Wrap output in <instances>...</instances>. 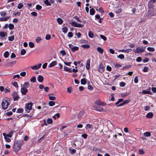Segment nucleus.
I'll return each instance as SVG.
<instances>
[{
	"mask_svg": "<svg viewBox=\"0 0 156 156\" xmlns=\"http://www.w3.org/2000/svg\"><path fill=\"white\" fill-rule=\"evenodd\" d=\"M81 47L85 49H88L90 48V46L88 44H83L81 45Z\"/></svg>",
	"mask_w": 156,
	"mask_h": 156,
	"instance_id": "29",
	"label": "nucleus"
},
{
	"mask_svg": "<svg viewBox=\"0 0 156 156\" xmlns=\"http://www.w3.org/2000/svg\"><path fill=\"white\" fill-rule=\"evenodd\" d=\"M141 93L144 94H151L150 88H148L147 89L143 90Z\"/></svg>",
	"mask_w": 156,
	"mask_h": 156,
	"instance_id": "13",
	"label": "nucleus"
},
{
	"mask_svg": "<svg viewBox=\"0 0 156 156\" xmlns=\"http://www.w3.org/2000/svg\"><path fill=\"white\" fill-rule=\"evenodd\" d=\"M0 15L1 16H5L6 15V13L5 12H0Z\"/></svg>",
	"mask_w": 156,
	"mask_h": 156,
	"instance_id": "55",
	"label": "nucleus"
},
{
	"mask_svg": "<svg viewBox=\"0 0 156 156\" xmlns=\"http://www.w3.org/2000/svg\"><path fill=\"white\" fill-rule=\"evenodd\" d=\"M90 59H89L87 60L86 68L87 70H88L90 69Z\"/></svg>",
	"mask_w": 156,
	"mask_h": 156,
	"instance_id": "16",
	"label": "nucleus"
},
{
	"mask_svg": "<svg viewBox=\"0 0 156 156\" xmlns=\"http://www.w3.org/2000/svg\"><path fill=\"white\" fill-rule=\"evenodd\" d=\"M31 14L34 16H37V13L35 12H31Z\"/></svg>",
	"mask_w": 156,
	"mask_h": 156,
	"instance_id": "59",
	"label": "nucleus"
},
{
	"mask_svg": "<svg viewBox=\"0 0 156 156\" xmlns=\"http://www.w3.org/2000/svg\"><path fill=\"white\" fill-rule=\"evenodd\" d=\"M44 79L43 77L41 75H39L37 77V80L39 82H41Z\"/></svg>",
	"mask_w": 156,
	"mask_h": 156,
	"instance_id": "21",
	"label": "nucleus"
},
{
	"mask_svg": "<svg viewBox=\"0 0 156 156\" xmlns=\"http://www.w3.org/2000/svg\"><path fill=\"white\" fill-rule=\"evenodd\" d=\"M69 150L70 151V153L72 154H74L76 152V150L74 149L71 150V149H69Z\"/></svg>",
	"mask_w": 156,
	"mask_h": 156,
	"instance_id": "47",
	"label": "nucleus"
},
{
	"mask_svg": "<svg viewBox=\"0 0 156 156\" xmlns=\"http://www.w3.org/2000/svg\"><path fill=\"white\" fill-rule=\"evenodd\" d=\"M23 111V109L20 108L18 109L16 111V112L18 113H21Z\"/></svg>",
	"mask_w": 156,
	"mask_h": 156,
	"instance_id": "53",
	"label": "nucleus"
},
{
	"mask_svg": "<svg viewBox=\"0 0 156 156\" xmlns=\"http://www.w3.org/2000/svg\"><path fill=\"white\" fill-rule=\"evenodd\" d=\"M13 100L14 101H17L19 98V97L18 96L16 92H14L12 94Z\"/></svg>",
	"mask_w": 156,
	"mask_h": 156,
	"instance_id": "11",
	"label": "nucleus"
},
{
	"mask_svg": "<svg viewBox=\"0 0 156 156\" xmlns=\"http://www.w3.org/2000/svg\"><path fill=\"white\" fill-rule=\"evenodd\" d=\"M148 68L147 66L145 67L143 69V71L144 72H146L148 71Z\"/></svg>",
	"mask_w": 156,
	"mask_h": 156,
	"instance_id": "60",
	"label": "nucleus"
},
{
	"mask_svg": "<svg viewBox=\"0 0 156 156\" xmlns=\"http://www.w3.org/2000/svg\"><path fill=\"white\" fill-rule=\"evenodd\" d=\"M5 136L6 137H9L11 138L12 136V132H11L9 134H5Z\"/></svg>",
	"mask_w": 156,
	"mask_h": 156,
	"instance_id": "49",
	"label": "nucleus"
},
{
	"mask_svg": "<svg viewBox=\"0 0 156 156\" xmlns=\"http://www.w3.org/2000/svg\"><path fill=\"white\" fill-rule=\"evenodd\" d=\"M112 5H113V7L114 9V11L116 13H119L122 12L121 9H117L118 8V6H115V5L113 4H112Z\"/></svg>",
	"mask_w": 156,
	"mask_h": 156,
	"instance_id": "8",
	"label": "nucleus"
},
{
	"mask_svg": "<svg viewBox=\"0 0 156 156\" xmlns=\"http://www.w3.org/2000/svg\"><path fill=\"white\" fill-rule=\"evenodd\" d=\"M117 57L120 59H122L124 58L125 56L123 54H120L119 55L117 56Z\"/></svg>",
	"mask_w": 156,
	"mask_h": 156,
	"instance_id": "35",
	"label": "nucleus"
},
{
	"mask_svg": "<svg viewBox=\"0 0 156 156\" xmlns=\"http://www.w3.org/2000/svg\"><path fill=\"white\" fill-rule=\"evenodd\" d=\"M21 145L18 143H15L13 147L14 150L15 151H18L21 147Z\"/></svg>",
	"mask_w": 156,
	"mask_h": 156,
	"instance_id": "4",
	"label": "nucleus"
},
{
	"mask_svg": "<svg viewBox=\"0 0 156 156\" xmlns=\"http://www.w3.org/2000/svg\"><path fill=\"white\" fill-rule=\"evenodd\" d=\"M153 114L152 112H149L146 115V117L147 118H151L153 117Z\"/></svg>",
	"mask_w": 156,
	"mask_h": 156,
	"instance_id": "18",
	"label": "nucleus"
},
{
	"mask_svg": "<svg viewBox=\"0 0 156 156\" xmlns=\"http://www.w3.org/2000/svg\"><path fill=\"white\" fill-rule=\"evenodd\" d=\"M142 60V58L140 57H137L136 59V61L137 62H140Z\"/></svg>",
	"mask_w": 156,
	"mask_h": 156,
	"instance_id": "64",
	"label": "nucleus"
},
{
	"mask_svg": "<svg viewBox=\"0 0 156 156\" xmlns=\"http://www.w3.org/2000/svg\"><path fill=\"white\" fill-rule=\"evenodd\" d=\"M14 39V35L12 36L8 37V40L9 41H12Z\"/></svg>",
	"mask_w": 156,
	"mask_h": 156,
	"instance_id": "44",
	"label": "nucleus"
},
{
	"mask_svg": "<svg viewBox=\"0 0 156 156\" xmlns=\"http://www.w3.org/2000/svg\"><path fill=\"white\" fill-rule=\"evenodd\" d=\"M144 135L145 136H150L151 135V133L150 132H147L144 133Z\"/></svg>",
	"mask_w": 156,
	"mask_h": 156,
	"instance_id": "28",
	"label": "nucleus"
},
{
	"mask_svg": "<svg viewBox=\"0 0 156 156\" xmlns=\"http://www.w3.org/2000/svg\"><path fill=\"white\" fill-rule=\"evenodd\" d=\"M16 61H13L11 62L8 63L6 65L8 66H12L13 65L16 64Z\"/></svg>",
	"mask_w": 156,
	"mask_h": 156,
	"instance_id": "23",
	"label": "nucleus"
},
{
	"mask_svg": "<svg viewBox=\"0 0 156 156\" xmlns=\"http://www.w3.org/2000/svg\"><path fill=\"white\" fill-rule=\"evenodd\" d=\"M23 5L22 4L20 3L18 5L17 8L19 9H21L22 7H23Z\"/></svg>",
	"mask_w": 156,
	"mask_h": 156,
	"instance_id": "50",
	"label": "nucleus"
},
{
	"mask_svg": "<svg viewBox=\"0 0 156 156\" xmlns=\"http://www.w3.org/2000/svg\"><path fill=\"white\" fill-rule=\"evenodd\" d=\"M70 24L75 27H81L83 26L82 25L77 23L75 22H72L70 23Z\"/></svg>",
	"mask_w": 156,
	"mask_h": 156,
	"instance_id": "7",
	"label": "nucleus"
},
{
	"mask_svg": "<svg viewBox=\"0 0 156 156\" xmlns=\"http://www.w3.org/2000/svg\"><path fill=\"white\" fill-rule=\"evenodd\" d=\"M21 93L23 94L26 95V93L28 92L27 89L26 87V86L22 87L21 86Z\"/></svg>",
	"mask_w": 156,
	"mask_h": 156,
	"instance_id": "6",
	"label": "nucleus"
},
{
	"mask_svg": "<svg viewBox=\"0 0 156 156\" xmlns=\"http://www.w3.org/2000/svg\"><path fill=\"white\" fill-rule=\"evenodd\" d=\"M9 105L10 104L8 102V100L6 99H3L1 103L2 109L4 110L7 109Z\"/></svg>",
	"mask_w": 156,
	"mask_h": 156,
	"instance_id": "1",
	"label": "nucleus"
},
{
	"mask_svg": "<svg viewBox=\"0 0 156 156\" xmlns=\"http://www.w3.org/2000/svg\"><path fill=\"white\" fill-rule=\"evenodd\" d=\"M144 48H140L139 47L137 48L135 50H133V51L135 53L137 54L141 53L144 52Z\"/></svg>",
	"mask_w": 156,
	"mask_h": 156,
	"instance_id": "3",
	"label": "nucleus"
},
{
	"mask_svg": "<svg viewBox=\"0 0 156 156\" xmlns=\"http://www.w3.org/2000/svg\"><path fill=\"white\" fill-rule=\"evenodd\" d=\"M41 64L40 63L38 65H35L34 66L31 67V68L32 69L34 70L37 69L41 67Z\"/></svg>",
	"mask_w": 156,
	"mask_h": 156,
	"instance_id": "14",
	"label": "nucleus"
},
{
	"mask_svg": "<svg viewBox=\"0 0 156 156\" xmlns=\"http://www.w3.org/2000/svg\"><path fill=\"white\" fill-rule=\"evenodd\" d=\"M29 45L31 48H33L34 47V44L33 42H30L29 43Z\"/></svg>",
	"mask_w": 156,
	"mask_h": 156,
	"instance_id": "39",
	"label": "nucleus"
},
{
	"mask_svg": "<svg viewBox=\"0 0 156 156\" xmlns=\"http://www.w3.org/2000/svg\"><path fill=\"white\" fill-rule=\"evenodd\" d=\"M131 51H132V49H127L126 50L122 49L119 50V51H121L122 52H126V53H128Z\"/></svg>",
	"mask_w": 156,
	"mask_h": 156,
	"instance_id": "25",
	"label": "nucleus"
},
{
	"mask_svg": "<svg viewBox=\"0 0 156 156\" xmlns=\"http://www.w3.org/2000/svg\"><path fill=\"white\" fill-rule=\"evenodd\" d=\"M155 2H153L149 1L148 4V7L149 9H154V5Z\"/></svg>",
	"mask_w": 156,
	"mask_h": 156,
	"instance_id": "15",
	"label": "nucleus"
},
{
	"mask_svg": "<svg viewBox=\"0 0 156 156\" xmlns=\"http://www.w3.org/2000/svg\"><path fill=\"white\" fill-rule=\"evenodd\" d=\"M49 105L50 106H52L55 104V102L53 101H50L48 103Z\"/></svg>",
	"mask_w": 156,
	"mask_h": 156,
	"instance_id": "42",
	"label": "nucleus"
},
{
	"mask_svg": "<svg viewBox=\"0 0 156 156\" xmlns=\"http://www.w3.org/2000/svg\"><path fill=\"white\" fill-rule=\"evenodd\" d=\"M81 83L82 84H83V85L85 84L86 83V79L83 78V79H81Z\"/></svg>",
	"mask_w": 156,
	"mask_h": 156,
	"instance_id": "36",
	"label": "nucleus"
},
{
	"mask_svg": "<svg viewBox=\"0 0 156 156\" xmlns=\"http://www.w3.org/2000/svg\"><path fill=\"white\" fill-rule=\"evenodd\" d=\"M49 98L51 100H55L56 98L54 96H50L49 97Z\"/></svg>",
	"mask_w": 156,
	"mask_h": 156,
	"instance_id": "52",
	"label": "nucleus"
},
{
	"mask_svg": "<svg viewBox=\"0 0 156 156\" xmlns=\"http://www.w3.org/2000/svg\"><path fill=\"white\" fill-rule=\"evenodd\" d=\"M99 69L100 71L101 72H103L104 71V67L102 64L101 63L99 66Z\"/></svg>",
	"mask_w": 156,
	"mask_h": 156,
	"instance_id": "26",
	"label": "nucleus"
},
{
	"mask_svg": "<svg viewBox=\"0 0 156 156\" xmlns=\"http://www.w3.org/2000/svg\"><path fill=\"white\" fill-rule=\"evenodd\" d=\"M23 86H26V87L28 88L29 87L30 85H29V83L28 82H25L24 83V84H23Z\"/></svg>",
	"mask_w": 156,
	"mask_h": 156,
	"instance_id": "48",
	"label": "nucleus"
},
{
	"mask_svg": "<svg viewBox=\"0 0 156 156\" xmlns=\"http://www.w3.org/2000/svg\"><path fill=\"white\" fill-rule=\"evenodd\" d=\"M44 3L47 6H50L51 5L50 2L48 0H45L44 1Z\"/></svg>",
	"mask_w": 156,
	"mask_h": 156,
	"instance_id": "38",
	"label": "nucleus"
},
{
	"mask_svg": "<svg viewBox=\"0 0 156 156\" xmlns=\"http://www.w3.org/2000/svg\"><path fill=\"white\" fill-rule=\"evenodd\" d=\"M20 75L21 76L24 77L26 75V72H23L20 73Z\"/></svg>",
	"mask_w": 156,
	"mask_h": 156,
	"instance_id": "57",
	"label": "nucleus"
},
{
	"mask_svg": "<svg viewBox=\"0 0 156 156\" xmlns=\"http://www.w3.org/2000/svg\"><path fill=\"white\" fill-rule=\"evenodd\" d=\"M64 63L66 65L69 66H70V65L71 63V62H64Z\"/></svg>",
	"mask_w": 156,
	"mask_h": 156,
	"instance_id": "63",
	"label": "nucleus"
},
{
	"mask_svg": "<svg viewBox=\"0 0 156 156\" xmlns=\"http://www.w3.org/2000/svg\"><path fill=\"white\" fill-rule=\"evenodd\" d=\"M88 135L86 134H83L82 135V137L84 138V139H86L87 138Z\"/></svg>",
	"mask_w": 156,
	"mask_h": 156,
	"instance_id": "62",
	"label": "nucleus"
},
{
	"mask_svg": "<svg viewBox=\"0 0 156 156\" xmlns=\"http://www.w3.org/2000/svg\"><path fill=\"white\" fill-rule=\"evenodd\" d=\"M51 38V35L49 34H47L45 37V39L47 40H49Z\"/></svg>",
	"mask_w": 156,
	"mask_h": 156,
	"instance_id": "58",
	"label": "nucleus"
},
{
	"mask_svg": "<svg viewBox=\"0 0 156 156\" xmlns=\"http://www.w3.org/2000/svg\"><path fill=\"white\" fill-rule=\"evenodd\" d=\"M69 48L71 49L72 51L74 52V51H77L79 50V47L77 46H74L73 45L71 44L69 45Z\"/></svg>",
	"mask_w": 156,
	"mask_h": 156,
	"instance_id": "5",
	"label": "nucleus"
},
{
	"mask_svg": "<svg viewBox=\"0 0 156 156\" xmlns=\"http://www.w3.org/2000/svg\"><path fill=\"white\" fill-rule=\"evenodd\" d=\"M62 31L65 34L66 33L68 30V29L66 27H64L62 28Z\"/></svg>",
	"mask_w": 156,
	"mask_h": 156,
	"instance_id": "40",
	"label": "nucleus"
},
{
	"mask_svg": "<svg viewBox=\"0 0 156 156\" xmlns=\"http://www.w3.org/2000/svg\"><path fill=\"white\" fill-rule=\"evenodd\" d=\"M149 10L148 11L146 14V16L147 17H150L154 16L156 14V12L154 11L153 9H149Z\"/></svg>",
	"mask_w": 156,
	"mask_h": 156,
	"instance_id": "2",
	"label": "nucleus"
},
{
	"mask_svg": "<svg viewBox=\"0 0 156 156\" xmlns=\"http://www.w3.org/2000/svg\"><path fill=\"white\" fill-rule=\"evenodd\" d=\"M30 81L32 83L35 82L36 81V78L35 76L32 77L30 80Z\"/></svg>",
	"mask_w": 156,
	"mask_h": 156,
	"instance_id": "43",
	"label": "nucleus"
},
{
	"mask_svg": "<svg viewBox=\"0 0 156 156\" xmlns=\"http://www.w3.org/2000/svg\"><path fill=\"white\" fill-rule=\"evenodd\" d=\"M53 122L51 118H48L46 121L45 120H44V123L45 125H47V123L49 124H51Z\"/></svg>",
	"mask_w": 156,
	"mask_h": 156,
	"instance_id": "10",
	"label": "nucleus"
},
{
	"mask_svg": "<svg viewBox=\"0 0 156 156\" xmlns=\"http://www.w3.org/2000/svg\"><path fill=\"white\" fill-rule=\"evenodd\" d=\"M95 12L94 9H91L90 10V14L91 15H94V14Z\"/></svg>",
	"mask_w": 156,
	"mask_h": 156,
	"instance_id": "37",
	"label": "nucleus"
},
{
	"mask_svg": "<svg viewBox=\"0 0 156 156\" xmlns=\"http://www.w3.org/2000/svg\"><path fill=\"white\" fill-rule=\"evenodd\" d=\"M9 55V52L7 51L4 53L3 55L5 58H7L8 57Z\"/></svg>",
	"mask_w": 156,
	"mask_h": 156,
	"instance_id": "31",
	"label": "nucleus"
},
{
	"mask_svg": "<svg viewBox=\"0 0 156 156\" xmlns=\"http://www.w3.org/2000/svg\"><path fill=\"white\" fill-rule=\"evenodd\" d=\"M9 16H6L5 17H3L0 18V21H6L9 18Z\"/></svg>",
	"mask_w": 156,
	"mask_h": 156,
	"instance_id": "22",
	"label": "nucleus"
},
{
	"mask_svg": "<svg viewBox=\"0 0 156 156\" xmlns=\"http://www.w3.org/2000/svg\"><path fill=\"white\" fill-rule=\"evenodd\" d=\"M3 136H4V138L6 142H9L11 141V139L9 138L6 137L5 136V133H3Z\"/></svg>",
	"mask_w": 156,
	"mask_h": 156,
	"instance_id": "24",
	"label": "nucleus"
},
{
	"mask_svg": "<svg viewBox=\"0 0 156 156\" xmlns=\"http://www.w3.org/2000/svg\"><path fill=\"white\" fill-rule=\"evenodd\" d=\"M72 90V88L71 87H69L67 89V92L69 93H70L71 92Z\"/></svg>",
	"mask_w": 156,
	"mask_h": 156,
	"instance_id": "56",
	"label": "nucleus"
},
{
	"mask_svg": "<svg viewBox=\"0 0 156 156\" xmlns=\"http://www.w3.org/2000/svg\"><path fill=\"white\" fill-rule=\"evenodd\" d=\"M95 110L99 112H101L104 111V110L103 109V108H101L100 107H95Z\"/></svg>",
	"mask_w": 156,
	"mask_h": 156,
	"instance_id": "20",
	"label": "nucleus"
},
{
	"mask_svg": "<svg viewBox=\"0 0 156 156\" xmlns=\"http://www.w3.org/2000/svg\"><path fill=\"white\" fill-rule=\"evenodd\" d=\"M14 25L10 23L9 24V27L10 30H12L14 28Z\"/></svg>",
	"mask_w": 156,
	"mask_h": 156,
	"instance_id": "41",
	"label": "nucleus"
},
{
	"mask_svg": "<svg viewBox=\"0 0 156 156\" xmlns=\"http://www.w3.org/2000/svg\"><path fill=\"white\" fill-rule=\"evenodd\" d=\"M147 49L150 51H155V49L154 48L149 47L147 48Z\"/></svg>",
	"mask_w": 156,
	"mask_h": 156,
	"instance_id": "34",
	"label": "nucleus"
},
{
	"mask_svg": "<svg viewBox=\"0 0 156 156\" xmlns=\"http://www.w3.org/2000/svg\"><path fill=\"white\" fill-rule=\"evenodd\" d=\"M57 64V62L56 61H53L51 62L48 66L49 68H51L55 66Z\"/></svg>",
	"mask_w": 156,
	"mask_h": 156,
	"instance_id": "17",
	"label": "nucleus"
},
{
	"mask_svg": "<svg viewBox=\"0 0 156 156\" xmlns=\"http://www.w3.org/2000/svg\"><path fill=\"white\" fill-rule=\"evenodd\" d=\"M32 104L31 103H29L28 104H26L25 109H27L29 110H30L32 108Z\"/></svg>",
	"mask_w": 156,
	"mask_h": 156,
	"instance_id": "12",
	"label": "nucleus"
},
{
	"mask_svg": "<svg viewBox=\"0 0 156 156\" xmlns=\"http://www.w3.org/2000/svg\"><path fill=\"white\" fill-rule=\"evenodd\" d=\"M42 8V6L39 5H37L36 6V9L37 10H40Z\"/></svg>",
	"mask_w": 156,
	"mask_h": 156,
	"instance_id": "45",
	"label": "nucleus"
},
{
	"mask_svg": "<svg viewBox=\"0 0 156 156\" xmlns=\"http://www.w3.org/2000/svg\"><path fill=\"white\" fill-rule=\"evenodd\" d=\"M97 50L99 52L100 54H101L103 52V49L100 47H98L97 48Z\"/></svg>",
	"mask_w": 156,
	"mask_h": 156,
	"instance_id": "27",
	"label": "nucleus"
},
{
	"mask_svg": "<svg viewBox=\"0 0 156 156\" xmlns=\"http://www.w3.org/2000/svg\"><path fill=\"white\" fill-rule=\"evenodd\" d=\"M120 86L122 87H124L126 85V83L123 82H120L119 83Z\"/></svg>",
	"mask_w": 156,
	"mask_h": 156,
	"instance_id": "61",
	"label": "nucleus"
},
{
	"mask_svg": "<svg viewBox=\"0 0 156 156\" xmlns=\"http://www.w3.org/2000/svg\"><path fill=\"white\" fill-rule=\"evenodd\" d=\"M95 103L98 106H105L106 105V103L103 102H101L99 100L96 101L95 102Z\"/></svg>",
	"mask_w": 156,
	"mask_h": 156,
	"instance_id": "9",
	"label": "nucleus"
},
{
	"mask_svg": "<svg viewBox=\"0 0 156 156\" xmlns=\"http://www.w3.org/2000/svg\"><path fill=\"white\" fill-rule=\"evenodd\" d=\"M100 37L102 39H103L104 41H105L106 40L107 38L105 36L102 35H100Z\"/></svg>",
	"mask_w": 156,
	"mask_h": 156,
	"instance_id": "54",
	"label": "nucleus"
},
{
	"mask_svg": "<svg viewBox=\"0 0 156 156\" xmlns=\"http://www.w3.org/2000/svg\"><path fill=\"white\" fill-rule=\"evenodd\" d=\"M84 114L83 111H80L78 114V117L79 119L81 118Z\"/></svg>",
	"mask_w": 156,
	"mask_h": 156,
	"instance_id": "19",
	"label": "nucleus"
},
{
	"mask_svg": "<svg viewBox=\"0 0 156 156\" xmlns=\"http://www.w3.org/2000/svg\"><path fill=\"white\" fill-rule=\"evenodd\" d=\"M88 36L90 38H93L94 37V34L91 31H90L88 33Z\"/></svg>",
	"mask_w": 156,
	"mask_h": 156,
	"instance_id": "46",
	"label": "nucleus"
},
{
	"mask_svg": "<svg viewBox=\"0 0 156 156\" xmlns=\"http://www.w3.org/2000/svg\"><path fill=\"white\" fill-rule=\"evenodd\" d=\"M57 21L58 23L60 24H61L62 23L63 20L61 18H58L57 19Z\"/></svg>",
	"mask_w": 156,
	"mask_h": 156,
	"instance_id": "33",
	"label": "nucleus"
},
{
	"mask_svg": "<svg viewBox=\"0 0 156 156\" xmlns=\"http://www.w3.org/2000/svg\"><path fill=\"white\" fill-rule=\"evenodd\" d=\"M26 52V50L24 49H22L21 51L20 54L22 55H23L25 54Z\"/></svg>",
	"mask_w": 156,
	"mask_h": 156,
	"instance_id": "51",
	"label": "nucleus"
},
{
	"mask_svg": "<svg viewBox=\"0 0 156 156\" xmlns=\"http://www.w3.org/2000/svg\"><path fill=\"white\" fill-rule=\"evenodd\" d=\"M7 34L6 33H5L4 32H0V36L2 37H5L6 34Z\"/></svg>",
	"mask_w": 156,
	"mask_h": 156,
	"instance_id": "32",
	"label": "nucleus"
},
{
	"mask_svg": "<svg viewBox=\"0 0 156 156\" xmlns=\"http://www.w3.org/2000/svg\"><path fill=\"white\" fill-rule=\"evenodd\" d=\"M60 117V114L58 113H57L55 115L53 116L52 118L56 119V118H59Z\"/></svg>",
	"mask_w": 156,
	"mask_h": 156,
	"instance_id": "30",
	"label": "nucleus"
}]
</instances>
